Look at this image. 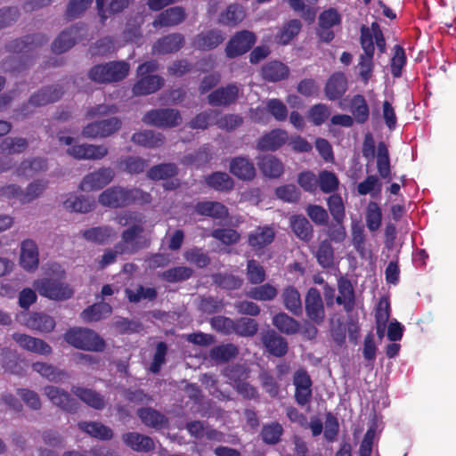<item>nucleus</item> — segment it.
Returning <instances> with one entry per match:
<instances>
[{
	"instance_id": "nucleus-18",
	"label": "nucleus",
	"mask_w": 456,
	"mask_h": 456,
	"mask_svg": "<svg viewBox=\"0 0 456 456\" xmlns=\"http://www.w3.org/2000/svg\"><path fill=\"white\" fill-rule=\"evenodd\" d=\"M275 237V232L271 226H259L248 236L249 245L259 250L271 244Z\"/></svg>"
},
{
	"instance_id": "nucleus-45",
	"label": "nucleus",
	"mask_w": 456,
	"mask_h": 456,
	"mask_svg": "<svg viewBox=\"0 0 456 456\" xmlns=\"http://www.w3.org/2000/svg\"><path fill=\"white\" fill-rule=\"evenodd\" d=\"M111 313V307L107 303L95 304L81 314V317L85 322H97L103 317H106Z\"/></svg>"
},
{
	"instance_id": "nucleus-26",
	"label": "nucleus",
	"mask_w": 456,
	"mask_h": 456,
	"mask_svg": "<svg viewBox=\"0 0 456 456\" xmlns=\"http://www.w3.org/2000/svg\"><path fill=\"white\" fill-rule=\"evenodd\" d=\"M289 74V67L278 61H270L262 68L263 77L271 82L285 79Z\"/></svg>"
},
{
	"instance_id": "nucleus-3",
	"label": "nucleus",
	"mask_w": 456,
	"mask_h": 456,
	"mask_svg": "<svg viewBox=\"0 0 456 456\" xmlns=\"http://www.w3.org/2000/svg\"><path fill=\"white\" fill-rule=\"evenodd\" d=\"M150 200V194L139 189L126 190L123 187H110L99 196V202L110 208L125 207L134 202L148 203Z\"/></svg>"
},
{
	"instance_id": "nucleus-25",
	"label": "nucleus",
	"mask_w": 456,
	"mask_h": 456,
	"mask_svg": "<svg viewBox=\"0 0 456 456\" xmlns=\"http://www.w3.org/2000/svg\"><path fill=\"white\" fill-rule=\"evenodd\" d=\"M44 393L53 404L66 411H73L75 409V403L69 395L61 388L47 386L45 387Z\"/></svg>"
},
{
	"instance_id": "nucleus-21",
	"label": "nucleus",
	"mask_w": 456,
	"mask_h": 456,
	"mask_svg": "<svg viewBox=\"0 0 456 456\" xmlns=\"http://www.w3.org/2000/svg\"><path fill=\"white\" fill-rule=\"evenodd\" d=\"M185 12L182 7H172L161 12L153 21L155 28L175 26L183 21Z\"/></svg>"
},
{
	"instance_id": "nucleus-11",
	"label": "nucleus",
	"mask_w": 456,
	"mask_h": 456,
	"mask_svg": "<svg viewBox=\"0 0 456 456\" xmlns=\"http://www.w3.org/2000/svg\"><path fill=\"white\" fill-rule=\"evenodd\" d=\"M114 175V171L111 168H101L86 175L80 183V189L86 191L99 190L109 184Z\"/></svg>"
},
{
	"instance_id": "nucleus-59",
	"label": "nucleus",
	"mask_w": 456,
	"mask_h": 456,
	"mask_svg": "<svg viewBox=\"0 0 456 456\" xmlns=\"http://www.w3.org/2000/svg\"><path fill=\"white\" fill-rule=\"evenodd\" d=\"M329 210L338 224H341L345 217V207L341 196L333 194L328 199Z\"/></svg>"
},
{
	"instance_id": "nucleus-63",
	"label": "nucleus",
	"mask_w": 456,
	"mask_h": 456,
	"mask_svg": "<svg viewBox=\"0 0 456 456\" xmlns=\"http://www.w3.org/2000/svg\"><path fill=\"white\" fill-rule=\"evenodd\" d=\"M176 175V167L174 164H161L153 167L148 172V176L153 180L167 179Z\"/></svg>"
},
{
	"instance_id": "nucleus-47",
	"label": "nucleus",
	"mask_w": 456,
	"mask_h": 456,
	"mask_svg": "<svg viewBox=\"0 0 456 456\" xmlns=\"http://www.w3.org/2000/svg\"><path fill=\"white\" fill-rule=\"evenodd\" d=\"M300 29V21L292 20L280 30L275 37V40L281 45H287L299 33Z\"/></svg>"
},
{
	"instance_id": "nucleus-61",
	"label": "nucleus",
	"mask_w": 456,
	"mask_h": 456,
	"mask_svg": "<svg viewBox=\"0 0 456 456\" xmlns=\"http://www.w3.org/2000/svg\"><path fill=\"white\" fill-rule=\"evenodd\" d=\"M394 55L391 59V72L395 77H399L402 75V69L406 64V55L403 48L400 45H395L393 49Z\"/></svg>"
},
{
	"instance_id": "nucleus-51",
	"label": "nucleus",
	"mask_w": 456,
	"mask_h": 456,
	"mask_svg": "<svg viewBox=\"0 0 456 456\" xmlns=\"http://www.w3.org/2000/svg\"><path fill=\"white\" fill-rule=\"evenodd\" d=\"M377 331L379 336H382L386 328L387 322L390 317V304L387 299H381L377 306L376 314Z\"/></svg>"
},
{
	"instance_id": "nucleus-31",
	"label": "nucleus",
	"mask_w": 456,
	"mask_h": 456,
	"mask_svg": "<svg viewBox=\"0 0 456 456\" xmlns=\"http://www.w3.org/2000/svg\"><path fill=\"white\" fill-rule=\"evenodd\" d=\"M98 13L102 20L121 12L128 5V0H96Z\"/></svg>"
},
{
	"instance_id": "nucleus-16",
	"label": "nucleus",
	"mask_w": 456,
	"mask_h": 456,
	"mask_svg": "<svg viewBox=\"0 0 456 456\" xmlns=\"http://www.w3.org/2000/svg\"><path fill=\"white\" fill-rule=\"evenodd\" d=\"M289 142V134L283 129H273L264 134L257 142V149L275 151Z\"/></svg>"
},
{
	"instance_id": "nucleus-13",
	"label": "nucleus",
	"mask_w": 456,
	"mask_h": 456,
	"mask_svg": "<svg viewBox=\"0 0 456 456\" xmlns=\"http://www.w3.org/2000/svg\"><path fill=\"white\" fill-rule=\"evenodd\" d=\"M39 264L38 248L30 239L24 240L20 244V265L26 271H34Z\"/></svg>"
},
{
	"instance_id": "nucleus-43",
	"label": "nucleus",
	"mask_w": 456,
	"mask_h": 456,
	"mask_svg": "<svg viewBox=\"0 0 456 456\" xmlns=\"http://www.w3.org/2000/svg\"><path fill=\"white\" fill-rule=\"evenodd\" d=\"M72 391L87 405L95 409H102L104 407L103 398L95 391L83 387H73Z\"/></svg>"
},
{
	"instance_id": "nucleus-62",
	"label": "nucleus",
	"mask_w": 456,
	"mask_h": 456,
	"mask_svg": "<svg viewBox=\"0 0 456 456\" xmlns=\"http://www.w3.org/2000/svg\"><path fill=\"white\" fill-rule=\"evenodd\" d=\"M381 190V183L377 175H368L366 179L361 182L357 186V191L360 195H366L371 193H379Z\"/></svg>"
},
{
	"instance_id": "nucleus-53",
	"label": "nucleus",
	"mask_w": 456,
	"mask_h": 456,
	"mask_svg": "<svg viewBox=\"0 0 456 456\" xmlns=\"http://www.w3.org/2000/svg\"><path fill=\"white\" fill-rule=\"evenodd\" d=\"M207 183L217 191H229L233 187L232 179L226 173L216 172L206 179Z\"/></svg>"
},
{
	"instance_id": "nucleus-5",
	"label": "nucleus",
	"mask_w": 456,
	"mask_h": 456,
	"mask_svg": "<svg viewBox=\"0 0 456 456\" xmlns=\"http://www.w3.org/2000/svg\"><path fill=\"white\" fill-rule=\"evenodd\" d=\"M129 69L126 61H110L94 66L89 72V77L98 83L117 82L128 75Z\"/></svg>"
},
{
	"instance_id": "nucleus-55",
	"label": "nucleus",
	"mask_w": 456,
	"mask_h": 456,
	"mask_svg": "<svg viewBox=\"0 0 456 456\" xmlns=\"http://www.w3.org/2000/svg\"><path fill=\"white\" fill-rule=\"evenodd\" d=\"M330 116V108L322 103L312 106L307 113L308 119L315 126L323 124Z\"/></svg>"
},
{
	"instance_id": "nucleus-64",
	"label": "nucleus",
	"mask_w": 456,
	"mask_h": 456,
	"mask_svg": "<svg viewBox=\"0 0 456 456\" xmlns=\"http://www.w3.org/2000/svg\"><path fill=\"white\" fill-rule=\"evenodd\" d=\"M247 278L253 284H260L265 280V271L259 263L249 260L247 267Z\"/></svg>"
},
{
	"instance_id": "nucleus-33",
	"label": "nucleus",
	"mask_w": 456,
	"mask_h": 456,
	"mask_svg": "<svg viewBox=\"0 0 456 456\" xmlns=\"http://www.w3.org/2000/svg\"><path fill=\"white\" fill-rule=\"evenodd\" d=\"M116 236V232L110 226H99L86 230L83 237L92 242L103 244Z\"/></svg>"
},
{
	"instance_id": "nucleus-57",
	"label": "nucleus",
	"mask_w": 456,
	"mask_h": 456,
	"mask_svg": "<svg viewBox=\"0 0 456 456\" xmlns=\"http://www.w3.org/2000/svg\"><path fill=\"white\" fill-rule=\"evenodd\" d=\"M248 296L260 301L272 300L277 296V289L273 285L266 283L251 289L248 292Z\"/></svg>"
},
{
	"instance_id": "nucleus-23",
	"label": "nucleus",
	"mask_w": 456,
	"mask_h": 456,
	"mask_svg": "<svg viewBox=\"0 0 456 456\" xmlns=\"http://www.w3.org/2000/svg\"><path fill=\"white\" fill-rule=\"evenodd\" d=\"M122 439L127 446L136 452H147L154 449L155 446L151 437L136 432L124 434Z\"/></svg>"
},
{
	"instance_id": "nucleus-37",
	"label": "nucleus",
	"mask_w": 456,
	"mask_h": 456,
	"mask_svg": "<svg viewBox=\"0 0 456 456\" xmlns=\"http://www.w3.org/2000/svg\"><path fill=\"white\" fill-rule=\"evenodd\" d=\"M290 225L295 234L301 240L308 241L313 235V228L308 220L302 216H293Z\"/></svg>"
},
{
	"instance_id": "nucleus-54",
	"label": "nucleus",
	"mask_w": 456,
	"mask_h": 456,
	"mask_svg": "<svg viewBox=\"0 0 456 456\" xmlns=\"http://www.w3.org/2000/svg\"><path fill=\"white\" fill-rule=\"evenodd\" d=\"M238 354V348L232 344L216 346L210 351V357L217 362H227L234 358Z\"/></svg>"
},
{
	"instance_id": "nucleus-34",
	"label": "nucleus",
	"mask_w": 456,
	"mask_h": 456,
	"mask_svg": "<svg viewBox=\"0 0 456 456\" xmlns=\"http://www.w3.org/2000/svg\"><path fill=\"white\" fill-rule=\"evenodd\" d=\"M196 210L202 216H208L216 219H223L228 216L226 207L219 202L206 201L198 203Z\"/></svg>"
},
{
	"instance_id": "nucleus-8",
	"label": "nucleus",
	"mask_w": 456,
	"mask_h": 456,
	"mask_svg": "<svg viewBox=\"0 0 456 456\" xmlns=\"http://www.w3.org/2000/svg\"><path fill=\"white\" fill-rule=\"evenodd\" d=\"M142 121L158 127H173L182 122V117L173 109L153 110L144 115Z\"/></svg>"
},
{
	"instance_id": "nucleus-46",
	"label": "nucleus",
	"mask_w": 456,
	"mask_h": 456,
	"mask_svg": "<svg viewBox=\"0 0 456 456\" xmlns=\"http://www.w3.org/2000/svg\"><path fill=\"white\" fill-rule=\"evenodd\" d=\"M273 323L280 331L286 334H294L299 330L298 322L283 313L276 314Z\"/></svg>"
},
{
	"instance_id": "nucleus-17",
	"label": "nucleus",
	"mask_w": 456,
	"mask_h": 456,
	"mask_svg": "<svg viewBox=\"0 0 456 456\" xmlns=\"http://www.w3.org/2000/svg\"><path fill=\"white\" fill-rule=\"evenodd\" d=\"M184 43V37L179 33L167 35L159 40L152 48L153 53L166 54L178 51Z\"/></svg>"
},
{
	"instance_id": "nucleus-2",
	"label": "nucleus",
	"mask_w": 456,
	"mask_h": 456,
	"mask_svg": "<svg viewBox=\"0 0 456 456\" xmlns=\"http://www.w3.org/2000/svg\"><path fill=\"white\" fill-rule=\"evenodd\" d=\"M46 274L55 279L45 278L34 281V287L41 296L53 300H66L72 297L73 289L61 281L65 276L61 265L57 263L49 265Z\"/></svg>"
},
{
	"instance_id": "nucleus-32",
	"label": "nucleus",
	"mask_w": 456,
	"mask_h": 456,
	"mask_svg": "<svg viewBox=\"0 0 456 456\" xmlns=\"http://www.w3.org/2000/svg\"><path fill=\"white\" fill-rule=\"evenodd\" d=\"M338 292L336 301L338 304L342 305L346 312H350L354 308V295L351 282L345 279L338 281Z\"/></svg>"
},
{
	"instance_id": "nucleus-44",
	"label": "nucleus",
	"mask_w": 456,
	"mask_h": 456,
	"mask_svg": "<svg viewBox=\"0 0 456 456\" xmlns=\"http://www.w3.org/2000/svg\"><path fill=\"white\" fill-rule=\"evenodd\" d=\"M64 208L70 212L87 213L93 208V201L88 198L69 195L63 202Z\"/></svg>"
},
{
	"instance_id": "nucleus-48",
	"label": "nucleus",
	"mask_w": 456,
	"mask_h": 456,
	"mask_svg": "<svg viewBox=\"0 0 456 456\" xmlns=\"http://www.w3.org/2000/svg\"><path fill=\"white\" fill-rule=\"evenodd\" d=\"M46 165L41 159L23 161L16 170L18 176L28 178L34 176L37 172L44 170Z\"/></svg>"
},
{
	"instance_id": "nucleus-4",
	"label": "nucleus",
	"mask_w": 456,
	"mask_h": 456,
	"mask_svg": "<svg viewBox=\"0 0 456 456\" xmlns=\"http://www.w3.org/2000/svg\"><path fill=\"white\" fill-rule=\"evenodd\" d=\"M157 68L155 61H147L138 67L137 75L139 79L133 87L135 95L152 94L163 86V79L160 77L151 75Z\"/></svg>"
},
{
	"instance_id": "nucleus-14",
	"label": "nucleus",
	"mask_w": 456,
	"mask_h": 456,
	"mask_svg": "<svg viewBox=\"0 0 456 456\" xmlns=\"http://www.w3.org/2000/svg\"><path fill=\"white\" fill-rule=\"evenodd\" d=\"M340 15L335 9L324 11L319 17L318 35L324 42H330L334 38V33L330 29L333 26L340 23Z\"/></svg>"
},
{
	"instance_id": "nucleus-42",
	"label": "nucleus",
	"mask_w": 456,
	"mask_h": 456,
	"mask_svg": "<svg viewBox=\"0 0 456 456\" xmlns=\"http://www.w3.org/2000/svg\"><path fill=\"white\" fill-rule=\"evenodd\" d=\"M366 225L370 232L378 231L382 224V211L381 208L377 202H369L366 208Z\"/></svg>"
},
{
	"instance_id": "nucleus-36",
	"label": "nucleus",
	"mask_w": 456,
	"mask_h": 456,
	"mask_svg": "<svg viewBox=\"0 0 456 456\" xmlns=\"http://www.w3.org/2000/svg\"><path fill=\"white\" fill-rule=\"evenodd\" d=\"M132 140L134 143L149 148L159 147L164 142V138L159 133H155L151 130L135 133Z\"/></svg>"
},
{
	"instance_id": "nucleus-41",
	"label": "nucleus",
	"mask_w": 456,
	"mask_h": 456,
	"mask_svg": "<svg viewBox=\"0 0 456 456\" xmlns=\"http://www.w3.org/2000/svg\"><path fill=\"white\" fill-rule=\"evenodd\" d=\"M245 11L239 4H231L225 12H222L219 22L227 26H235L245 18Z\"/></svg>"
},
{
	"instance_id": "nucleus-27",
	"label": "nucleus",
	"mask_w": 456,
	"mask_h": 456,
	"mask_svg": "<svg viewBox=\"0 0 456 456\" xmlns=\"http://www.w3.org/2000/svg\"><path fill=\"white\" fill-rule=\"evenodd\" d=\"M24 324L30 330L40 332H50L55 327L53 318L45 314H33L24 321Z\"/></svg>"
},
{
	"instance_id": "nucleus-9",
	"label": "nucleus",
	"mask_w": 456,
	"mask_h": 456,
	"mask_svg": "<svg viewBox=\"0 0 456 456\" xmlns=\"http://www.w3.org/2000/svg\"><path fill=\"white\" fill-rule=\"evenodd\" d=\"M256 43L255 35L248 30L236 33L228 42L225 53L229 58H234L247 53Z\"/></svg>"
},
{
	"instance_id": "nucleus-10",
	"label": "nucleus",
	"mask_w": 456,
	"mask_h": 456,
	"mask_svg": "<svg viewBox=\"0 0 456 456\" xmlns=\"http://www.w3.org/2000/svg\"><path fill=\"white\" fill-rule=\"evenodd\" d=\"M120 127V121L117 118L93 122L86 126L82 134L86 138H103L110 136Z\"/></svg>"
},
{
	"instance_id": "nucleus-29",
	"label": "nucleus",
	"mask_w": 456,
	"mask_h": 456,
	"mask_svg": "<svg viewBox=\"0 0 456 456\" xmlns=\"http://www.w3.org/2000/svg\"><path fill=\"white\" fill-rule=\"evenodd\" d=\"M263 342L268 351L275 356H282L287 353L286 340L273 331L267 332L263 337Z\"/></svg>"
},
{
	"instance_id": "nucleus-50",
	"label": "nucleus",
	"mask_w": 456,
	"mask_h": 456,
	"mask_svg": "<svg viewBox=\"0 0 456 456\" xmlns=\"http://www.w3.org/2000/svg\"><path fill=\"white\" fill-rule=\"evenodd\" d=\"M79 428L91 436L100 439H110L112 436V431L104 425L97 422H82Z\"/></svg>"
},
{
	"instance_id": "nucleus-49",
	"label": "nucleus",
	"mask_w": 456,
	"mask_h": 456,
	"mask_svg": "<svg viewBox=\"0 0 456 456\" xmlns=\"http://www.w3.org/2000/svg\"><path fill=\"white\" fill-rule=\"evenodd\" d=\"M61 93L55 87H47L38 91L30 98V103L36 106H42L57 101Z\"/></svg>"
},
{
	"instance_id": "nucleus-20",
	"label": "nucleus",
	"mask_w": 456,
	"mask_h": 456,
	"mask_svg": "<svg viewBox=\"0 0 456 456\" xmlns=\"http://www.w3.org/2000/svg\"><path fill=\"white\" fill-rule=\"evenodd\" d=\"M224 39L219 30H209L199 34L193 40V46L196 49L208 51L218 46Z\"/></svg>"
},
{
	"instance_id": "nucleus-52",
	"label": "nucleus",
	"mask_w": 456,
	"mask_h": 456,
	"mask_svg": "<svg viewBox=\"0 0 456 456\" xmlns=\"http://www.w3.org/2000/svg\"><path fill=\"white\" fill-rule=\"evenodd\" d=\"M377 167L382 178L386 179L389 177L391 171L388 150L383 142L379 143L378 146Z\"/></svg>"
},
{
	"instance_id": "nucleus-58",
	"label": "nucleus",
	"mask_w": 456,
	"mask_h": 456,
	"mask_svg": "<svg viewBox=\"0 0 456 456\" xmlns=\"http://www.w3.org/2000/svg\"><path fill=\"white\" fill-rule=\"evenodd\" d=\"M357 68L361 80L363 82V84H368L373 76V56L361 55Z\"/></svg>"
},
{
	"instance_id": "nucleus-19",
	"label": "nucleus",
	"mask_w": 456,
	"mask_h": 456,
	"mask_svg": "<svg viewBox=\"0 0 456 456\" xmlns=\"http://www.w3.org/2000/svg\"><path fill=\"white\" fill-rule=\"evenodd\" d=\"M347 90V79L344 73H334L328 80L325 86V94L328 99L340 98Z\"/></svg>"
},
{
	"instance_id": "nucleus-1",
	"label": "nucleus",
	"mask_w": 456,
	"mask_h": 456,
	"mask_svg": "<svg viewBox=\"0 0 456 456\" xmlns=\"http://www.w3.org/2000/svg\"><path fill=\"white\" fill-rule=\"evenodd\" d=\"M117 221L123 226L131 225L123 232L122 240L117 244L114 249L108 250L99 260V267L103 269L116 261L118 255L131 254L144 247L142 243L141 234L143 232L141 215L131 212H124L117 216Z\"/></svg>"
},
{
	"instance_id": "nucleus-35",
	"label": "nucleus",
	"mask_w": 456,
	"mask_h": 456,
	"mask_svg": "<svg viewBox=\"0 0 456 456\" xmlns=\"http://www.w3.org/2000/svg\"><path fill=\"white\" fill-rule=\"evenodd\" d=\"M32 368L35 371L50 381L60 382L68 378V374L64 370L45 362H35Z\"/></svg>"
},
{
	"instance_id": "nucleus-56",
	"label": "nucleus",
	"mask_w": 456,
	"mask_h": 456,
	"mask_svg": "<svg viewBox=\"0 0 456 456\" xmlns=\"http://www.w3.org/2000/svg\"><path fill=\"white\" fill-rule=\"evenodd\" d=\"M28 142L23 138H5L0 144L2 153L15 154L26 150Z\"/></svg>"
},
{
	"instance_id": "nucleus-7",
	"label": "nucleus",
	"mask_w": 456,
	"mask_h": 456,
	"mask_svg": "<svg viewBox=\"0 0 456 456\" xmlns=\"http://www.w3.org/2000/svg\"><path fill=\"white\" fill-rule=\"evenodd\" d=\"M59 141L61 144L70 146L67 152L75 159H101L108 153V149L104 145L87 143L72 145L74 139L70 136H60Z\"/></svg>"
},
{
	"instance_id": "nucleus-24",
	"label": "nucleus",
	"mask_w": 456,
	"mask_h": 456,
	"mask_svg": "<svg viewBox=\"0 0 456 456\" xmlns=\"http://www.w3.org/2000/svg\"><path fill=\"white\" fill-rule=\"evenodd\" d=\"M238 94L239 88L231 85L214 91L208 95V99L211 105L224 106L233 102L237 99Z\"/></svg>"
},
{
	"instance_id": "nucleus-40",
	"label": "nucleus",
	"mask_w": 456,
	"mask_h": 456,
	"mask_svg": "<svg viewBox=\"0 0 456 456\" xmlns=\"http://www.w3.org/2000/svg\"><path fill=\"white\" fill-rule=\"evenodd\" d=\"M138 415L142 421L148 427L161 428L167 424L166 417L151 408L139 410Z\"/></svg>"
},
{
	"instance_id": "nucleus-60",
	"label": "nucleus",
	"mask_w": 456,
	"mask_h": 456,
	"mask_svg": "<svg viewBox=\"0 0 456 456\" xmlns=\"http://www.w3.org/2000/svg\"><path fill=\"white\" fill-rule=\"evenodd\" d=\"M282 432L283 428L281 425L279 423H271L263 427L261 436L265 443L274 444L280 441Z\"/></svg>"
},
{
	"instance_id": "nucleus-12",
	"label": "nucleus",
	"mask_w": 456,
	"mask_h": 456,
	"mask_svg": "<svg viewBox=\"0 0 456 456\" xmlns=\"http://www.w3.org/2000/svg\"><path fill=\"white\" fill-rule=\"evenodd\" d=\"M305 311L310 320L317 324L322 322L325 311L322 298L315 288H311L305 297Z\"/></svg>"
},
{
	"instance_id": "nucleus-6",
	"label": "nucleus",
	"mask_w": 456,
	"mask_h": 456,
	"mask_svg": "<svg viewBox=\"0 0 456 456\" xmlns=\"http://www.w3.org/2000/svg\"><path fill=\"white\" fill-rule=\"evenodd\" d=\"M65 340L74 347L88 351H102L104 341L87 329H71L65 334Z\"/></svg>"
},
{
	"instance_id": "nucleus-22",
	"label": "nucleus",
	"mask_w": 456,
	"mask_h": 456,
	"mask_svg": "<svg viewBox=\"0 0 456 456\" xmlns=\"http://www.w3.org/2000/svg\"><path fill=\"white\" fill-rule=\"evenodd\" d=\"M230 171L241 180H251L256 175L254 164L248 159L238 157L232 159Z\"/></svg>"
},
{
	"instance_id": "nucleus-15",
	"label": "nucleus",
	"mask_w": 456,
	"mask_h": 456,
	"mask_svg": "<svg viewBox=\"0 0 456 456\" xmlns=\"http://www.w3.org/2000/svg\"><path fill=\"white\" fill-rule=\"evenodd\" d=\"M12 339L23 349L41 354L48 355L52 352L51 346L44 340L37 338H33L29 335L14 333Z\"/></svg>"
},
{
	"instance_id": "nucleus-38",
	"label": "nucleus",
	"mask_w": 456,
	"mask_h": 456,
	"mask_svg": "<svg viewBox=\"0 0 456 456\" xmlns=\"http://www.w3.org/2000/svg\"><path fill=\"white\" fill-rule=\"evenodd\" d=\"M351 112L354 116L353 118L356 122L362 124L366 122L370 116V110L365 98L357 94L354 95L351 100Z\"/></svg>"
},
{
	"instance_id": "nucleus-28",
	"label": "nucleus",
	"mask_w": 456,
	"mask_h": 456,
	"mask_svg": "<svg viewBox=\"0 0 456 456\" xmlns=\"http://www.w3.org/2000/svg\"><path fill=\"white\" fill-rule=\"evenodd\" d=\"M79 30L77 27H74L63 31L53 42V51L56 53H61L70 49L80 36L78 35Z\"/></svg>"
},
{
	"instance_id": "nucleus-30",
	"label": "nucleus",
	"mask_w": 456,
	"mask_h": 456,
	"mask_svg": "<svg viewBox=\"0 0 456 456\" xmlns=\"http://www.w3.org/2000/svg\"><path fill=\"white\" fill-rule=\"evenodd\" d=\"M262 173L270 178H277L284 171L283 164L274 156L263 157L258 162Z\"/></svg>"
},
{
	"instance_id": "nucleus-39",
	"label": "nucleus",
	"mask_w": 456,
	"mask_h": 456,
	"mask_svg": "<svg viewBox=\"0 0 456 456\" xmlns=\"http://www.w3.org/2000/svg\"><path fill=\"white\" fill-rule=\"evenodd\" d=\"M282 299L285 307L295 315L302 313V302L299 292L293 287L283 290Z\"/></svg>"
}]
</instances>
